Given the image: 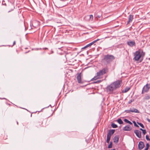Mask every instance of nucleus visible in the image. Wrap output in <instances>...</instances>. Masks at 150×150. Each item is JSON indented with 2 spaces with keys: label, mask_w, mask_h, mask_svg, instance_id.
<instances>
[{
  "label": "nucleus",
  "mask_w": 150,
  "mask_h": 150,
  "mask_svg": "<svg viewBox=\"0 0 150 150\" xmlns=\"http://www.w3.org/2000/svg\"><path fill=\"white\" fill-rule=\"evenodd\" d=\"M115 59V57L113 55L108 54L104 56L101 60V62L104 65H107Z\"/></svg>",
  "instance_id": "nucleus-1"
},
{
  "label": "nucleus",
  "mask_w": 150,
  "mask_h": 150,
  "mask_svg": "<svg viewBox=\"0 0 150 150\" xmlns=\"http://www.w3.org/2000/svg\"><path fill=\"white\" fill-rule=\"evenodd\" d=\"M145 52H144L142 49H139L134 53V57L133 60L135 61H138L142 56H144Z\"/></svg>",
  "instance_id": "nucleus-2"
},
{
  "label": "nucleus",
  "mask_w": 150,
  "mask_h": 150,
  "mask_svg": "<svg viewBox=\"0 0 150 150\" xmlns=\"http://www.w3.org/2000/svg\"><path fill=\"white\" fill-rule=\"evenodd\" d=\"M106 89L107 92L110 94L112 93L113 91L116 89L112 83L108 86Z\"/></svg>",
  "instance_id": "nucleus-3"
},
{
  "label": "nucleus",
  "mask_w": 150,
  "mask_h": 150,
  "mask_svg": "<svg viewBox=\"0 0 150 150\" xmlns=\"http://www.w3.org/2000/svg\"><path fill=\"white\" fill-rule=\"evenodd\" d=\"M108 68L107 67H106L103 68L101 70L98 72L96 73V74L98 75V76L100 77L101 76L106 73L108 72Z\"/></svg>",
  "instance_id": "nucleus-4"
},
{
  "label": "nucleus",
  "mask_w": 150,
  "mask_h": 150,
  "mask_svg": "<svg viewBox=\"0 0 150 150\" xmlns=\"http://www.w3.org/2000/svg\"><path fill=\"white\" fill-rule=\"evenodd\" d=\"M122 83V81L118 80L113 82L112 83L114 85L116 89L120 87Z\"/></svg>",
  "instance_id": "nucleus-5"
},
{
  "label": "nucleus",
  "mask_w": 150,
  "mask_h": 150,
  "mask_svg": "<svg viewBox=\"0 0 150 150\" xmlns=\"http://www.w3.org/2000/svg\"><path fill=\"white\" fill-rule=\"evenodd\" d=\"M150 88V84H147L144 86L143 88V91H144V92L145 93L149 91Z\"/></svg>",
  "instance_id": "nucleus-6"
},
{
  "label": "nucleus",
  "mask_w": 150,
  "mask_h": 150,
  "mask_svg": "<svg viewBox=\"0 0 150 150\" xmlns=\"http://www.w3.org/2000/svg\"><path fill=\"white\" fill-rule=\"evenodd\" d=\"M127 44L130 47L135 46H136V43L134 41H132L129 40L127 42Z\"/></svg>",
  "instance_id": "nucleus-7"
},
{
  "label": "nucleus",
  "mask_w": 150,
  "mask_h": 150,
  "mask_svg": "<svg viewBox=\"0 0 150 150\" xmlns=\"http://www.w3.org/2000/svg\"><path fill=\"white\" fill-rule=\"evenodd\" d=\"M76 79L78 83H83L81 81V73L78 74L76 76Z\"/></svg>",
  "instance_id": "nucleus-8"
},
{
  "label": "nucleus",
  "mask_w": 150,
  "mask_h": 150,
  "mask_svg": "<svg viewBox=\"0 0 150 150\" xmlns=\"http://www.w3.org/2000/svg\"><path fill=\"white\" fill-rule=\"evenodd\" d=\"M144 144L143 142L141 141L139 142L138 145V147L139 149L142 150L144 148Z\"/></svg>",
  "instance_id": "nucleus-9"
},
{
  "label": "nucleus",
  "mask_w": 150,
  "mask_h": 150,
  "mask_svg": "<svg viewBox=\"0 0 150 150\" xmlns=\"http://www.w3.org/2000/svg\"><path fill=\"white\" fill-rule=\"evenodd\" d=\"M134 132L138 138H141V132L140 131L136 130L134 131Z\"/></svg>",
  "instance_id": "nucleus-10"
},
{
  "label": "nucleus",
  "mask_w": 150,
  "mask_h": 150,
  "mask_svg": "<svg viewBox=\"0 0 150 150\" xmlns=\"http://www.w3.org/2000/svg\"><path fill=\"white\" fill-rule=\"evenodd\" d=\"M132 127L129 125H127L123 128V130L125 131H130Z\"/></svg>",
  "instance_id": "nucleus-11"
},
{
  "label": "nucleus",
  "mask_w": 150,
  "mask_h": 150,
  "mask_svg": "<svg viewBox=\"0 0 150 150\" xmlns=\"http://www.w3.org/2000/svg\"><path fill=\"white\" fill-rule=\"evenodd\" d=\"M95 15L96 18H100L102 16V12L100 11H99L95 13Z\"/></svg>",
  "instance_id": "nucleus-12"
},
{
  "label": "nucleus",
  "mask_w": 150,
  "mask_h": 150,
  "mask_svg": "<svg viewBox=\"0 0 150 150\" xmlns=\"http://www.w3.org/2000/svg\"><path fill=\"white\" fill-rule=\"evenodd\" d=\"M119 139V136L118 135L115 136L113 139V142L114 143H117L118 142Z\"/></svg>",
  "instance_id": "nucleus-13"
},
{
  "label": "nucleus",
  "mask_w": 150,
  "mask_h": 150,
  "mask_svg": "<svg viewBox=\"0 0 150 150\" xmlns=\"http://www.w3.org/2000/svg\"><path fill=\"white\" fill-rule=\"evenodd\" d=\"M133 18V16L132 15H130L128 17V20L127 22V24H129V23L132 22Z\"/></svg>",
  "instance_id": "nucleus-14"
},
{
  "label": "nucleus",
  "mask_w": 150,
  "mask_h": 150,
  "mask_svg": "<svg viewBox=\"0 0 150 150\" xmlns=\"http://www.w3.org/2000/svg\"><path fill=\"white\" fill-rule=\"evenodd\" d=\"M39 23L38 22L35 21L33 22L32 23L33 26L35 28H37L39 25Z\"/></svg>",
  "instance_id": "nucleus-15"
},
{
  "label": "nucleus",
  "mask_w": 150,
  "mask_h": 150,
  "mask_svg": "<svg viewBox=\"0 0 150 150\" xmlns=\"http://www.w3.org/2000/svg\"><path fill=\"white\" fill-rule=\"evenodd\" d=\"M130 109L131 110V111L132 112L139 113V111L137 109L134 108H131Z\"/></svg>",
  "instance_id": "nucleus-16"
},
{
  "label": "nucleus",
  "mask_w": 150,
  "mask_h": 150,
  "mask_svg": "<svg viewBox=\"0 0 150 150\" xmlns=\"http://www.w3.org/2000/svg\"><path fill=\"white\" fill-rule=\"evenodd\" d=\"M111 136H110V134H107V142L108 143H109V141L110 139Z\"/></svg>",
  "instance_id": "nucleus-17"
},
{
  "label": "nucleus",
  "mask_w": 150,
  "mask_h": 150,
  "mask_svg": "<svg viewBox=\"0 0 150 150\" xmlns=\"http://www.w3.org/2000/svg\"><path fill=\"white\" fill-rule=\"evenodd\" d=\"M115 132V130L114 129H111L109 131V132L108 133V134H109L110 135V136H111Z\"/></svg>",
  "instance_id": "nucleus-18"
},
{
  "label": "nucleus",
  "mask_w": 150,
  "mask_h": 150,
  "mask_svg": "<svg viewBox=\"0 0 150 150\" xmlns=\"http://www.w3.org/2000/svg\"><path fill=\"white\" fill-rule=\"evenodd\" d=\"M94 44L93 42L90 43L89 44H88L85 47H84L83 48V49H85L86 48L88 47H89L91 46V45H93Z\"/></svg>",
  "instance_id": "nucleus-19"
},
{
  "label": "nucleus",
  "mask_w": 150,
  "mask_h": 150,
  "mask_svg": "<svg viewBox=\"0 0 150 150\" xmlns=\"http://www.w3.org/2000/svg\"><path fill=\"white\" fill-rule=\"evenodd\" d=\"M124 121L125 122H126V123L129 124L130 125H132V123L129 121L127 120V119H125L124 120Z\"/></svg>",
  "instance_id": "nucleus-20"
},
{
  "label": "nucleus",
  "mask_w": 150,
  "mask_h": 150,
  "mask_svg": "<svg viewBox=\"0 0 150 150\" xmlns=\"http://www.w3.org/2000/svg\"><path fill=\"white\" fill-rule=\"evenodd\" d=\"M130 89V88L129 87L126 88L124 90L122 91L123 93H125L127 92Z\"/></svg>",
  "instance_id": "nucleus-21"
},
{
  "label": "nucleus",
  "mask_w": 150,
  "mask_h": 150,
  "mask_svg": "<svg viewBox=\"0 0 150 150\" xmlns=\"http://www.w3.org/2000/svg\"><path fill=\"white\" fill-rule=\"evenodd\" d=\"M101 78L99 77L98 76V75L96 74V75L94 76L92 79V80H94L100 78Z\"/></svg>",
  "instance_id": "nucleus-22"
},
{
  "label": "nucleus",
  "mask_w": 150,
  "mask_h": 150,
  "mask_svg": "<svg viewBox=\"0 0 150 150\" xmlns=\"http://www.w3.org/2000/svg\"><path fill=\"white\" fill-rule=\"evenodd\" d=\"M117 121L120 124H122L123 123V122L121 119H118Z\"/></svg>",
  "instance_id": "nucleus-23"
},
{
  "label": "nucleus",
  "mask_w": 150,
  "mask_h": 150,
  "mask_svg": "<svg viewBox=\"0 0 150 150\" xmlns=\"http://www.w3.org/2000/svg\"><path fill=\"white\" fill-rule=\"evenodd\" d=\"M111 126L113 128H116L117 127V125L114 123H112Z\"/></svg>",
  "instance_id": "nucleus-24"
},
{
  "label": "nucleus",
  "mask_w": 150,
  "mask_h": 150,
  "mask_svg": "<svg viewBox=\"0 0 150 150\" xmlns=\"http://www.w3.org/2000/svg\"><path fill=\"white\" fill-rule=\"evenodd\" d=\"M112 147V143L111 142H110V144L108 146V148L110 149Z\"/></svg>",
  "instance_id": "nucleus-25"
},
{
  "label": "nucleus",
  "mask_w": 150,
  "mask_h": 150,
  "mask_svg": "<svg viewBox=\"0 0 150 150\" xmlns=\"http://www.w3.org/2000/svg\"><path fill=\"white\" fill-rule=\"evenodd\" d=\"M131 110L130 109L129 110H126L125 111V112L127 113H130L131 112Z\"/></svg>",
  "instance_id": "nucleus-26"
},
{
  "label": "nucleus",
  "mask_w": 150,
  "mask_h": 150,
  "mask_svg": "<svg viewBox=\"0 0 150 150\" xmlns=\"http://www.w3.org/2000/svg\"><path fill=\"white\" fill-rule=\"evenodd\" d=\"M138 124L141 127H142L143 128H144V125H143V124H142V123H138Z\"/></svg>",
  "instance_id": "nucleus-27"
},
{
  "label": "nucleus",
  "mask_w": 150,
  "mask_h": 150,
  "mask_svg": "<svg viewBox=\"0 0 150 150\" xmlns=\"http://www.w3.org/2000/svg\"><path fill=\"white\" fill-rule=\"evenodd\" d=\"M134 101V99H132L130 100L128 102V103L129 104L131 103L132 102H133Z\"/></svg>",
  "instance_id": "nucleus-28"
},
{
  "label": "nucleus",
  "mask_w": 150,
  "mask_h": 150,
  "mask_svg": "<svg viewBox=\"0 0 150 150\" xmlns=\"http://www.w3.org/2000/svg\"><path fill=\"white\" fill-rule=\"evenodd\" d=\"M42 122H41L40 123V124H39V125H38V123H37V124H36V126L37 127H39V126H40L42 125Z\"/></svg>",
  "instance_id": "nucleus-29"
},
{
  "label": "nucleus",
  "mask_w": 150,
  "mask_h": 150,
  "mask_svg": "<svg viewBox=\"0 0 150 150\" xmlns=\"http://www.w3.org/2000/svg\"><path fill=\"white\" fill-rule=\"evenodd\" d=\"M146 139L148 141H150V139L149 138V136L148 135H146Z\"/></svg>",
  "instance_id": "nucleus-30"
},
{
  "label": "nucleus",
  "mask_w": 150,
  "mask_h": 150,
  "mask_svg": "<svg viewBox=\"0 0 150 150\" xmlns=\"http://www.w3.org/2000/svg\"><path fill=\"white\" fill-rule=\"evenodd\" d=\"M89 17H90V19H91L92 20L93 19V16L91 15H90L89 16Z\"/></svg>",
  "instance_id": "nucleus-31"
},
{
  "label": "nucleus",
  "mask_w": 150,
  "mask_h": 150,
  "mask_svg": "<svg viewBox=\"0 0 150 150\" xmlns=\"http://www.w3.org/2000/svg\"><path fill=\"white\" fill-rule=\"evenodd\" d=\"M142 131V133H143V134L145 135L146 133V130L144 129Z\"/></svg>",
  "instance_id": "nucleus-32"
},
{
  "label": "nucleus",
  "mask_w": 150,
  "mask_h": 150,
  "mask_svg": "<svg viewBox=\"0 0 150 150\" xmlns=\"http://www.w3.org/2000/svg\"><path fill=\"white\" fill-rule=\"evenodd\" d=\"M133 123H134V126L137 127H139V126L136 124V123L135 121H134Z\"/></svg>",
  "instance_id": "nucleus-33"
},
{
  "label": "nucleus",
  "mask_w": 150,
  "mask_h": 150,
  "mask_svg": "<svg viewBox=\"0 0 150 150\" xmlns=\"http://www.w3.org/2000/svg\"><path fill=\"white\" fill-rule=\"evenodd\" d=\"M100 82H101V81L100 80H98L97 81L95 82V83H100Z\"/></svg>",
  "instance_id": "nucleus-34"
},
{
  "label": "nucleus",
  "mask_w": 150,
  "mask_h": 150,
  "mask_svg": "<svg viewBox=\"0 0 150 150\" xmlns=\"http://www.w3.org/2000/svg\"><path fill=\"white\" fill-rule=\"evenodd\" d=\"M99 40V39H97V40L93 41V42L94 43H95L97 41H98Z\"/></svg>",
  "instance_id": "nucleus-35"
},
{
  "label": "nucleus",
  "mask_w": 150,
  "mask_h": 150,
  "mask_svg": "<svg viewBox=\"0 0 150 150\" xmlns=\"http://www.w3.org/2000/svg\"><path fill=\"white\" fill-rule=\"evenodd\" d=\"M149 145L148 143H147L146 144V147H148L149 148Z\"/></svg>",
  "instance_id": "nucleus-36"
},
{
  "label": "nucleus",
  "mask_w": 150,
  "mask_h": 150,
  "mask_svg": "<svg viewBox=\"0 0 150 150\" xmlns=\"http://www.w3.org/2000/svg\"><path fill=\"white\" fill-rule=\"evenodd\" d=\"M16 44V41H14L13 42V45L12 46H13V45H14Z\"/></svg>",
  "instance_id": "nucleus-37"
},
{
  "label": "nucleus",
  "mask_w": 150,
  "mask_h": 150,
  "mask_svg": "<svg viewBox=\"0 0 150 150\" xmlns=\"http://www.w3.org/2000/svg\"><path fill=\"white\" fill-rule=\"evenodd\" d=\"M146 119H147V121L150 123V120L149 119V118H147Z\"/></svg>",
  "instance_id": "nucleus-38"
},
{
  "label": "nucleus",
  "mask_w": 150,
  "mask_h": 150,
  "mask_svg": "<svg viewBox=\"0 0 150 150\" xmlns=\"http://www.w3.org/2000/svg\"><path fill=\"white\" fill-rule=\"evenodd\" d=\"M149 149V148L148 147H146L145 149L144 150H148Z\"/></svg>",
  "instance_id": "nucleus-39"
},
{
  "label": "nucleus",
  "mask_w": 150,
  "mask_h": 150,
  "mask_svg": "<svg viewBox=\"0 0 150 150\" xmlns=\"http://www.w3.org/2000/svg\"><path fill=\"white\" fill-rule=\"evenodd\" d=\"M149 149V148L148 147H146L145 149L144 150H148Z\"/></svg>",
  "instance_id": "nucleus-40"
},
{
  "label": "nucleus",
  "mask_w": 150,
  "mask_h": 150,
  "mask_svg": "<svg viewBox=\"0 0 150 150\" xmlns=\"http://www.w3.org/2000/svg\"><path fill=\"white\" fill-rule=\"evenodd\" d=\"M144 92V91H143V89H142V94H143Z\"/></svg>",
  "instance_id": "nucleus-41"
},
{
  "label": "nucleus",
  "mask_w": 150,
  "mask_h": 150,
  "mask_svg": "<svg viewBox=\"0 0 150 150\" xmlns=\"http://www.w3.org/2000/svg\"><path fill=\"white\" fill-rule=\"evenodd\" d=\"M140 130H141V131H142L144 130V129H142V128H140Z\"/></svg>",
  "instance_id": "nucleus-42"
},
{
  "label": "nucleus",
  "mask_w": 150,
  "mask_h": 150,
  "mask_svg": "<svg viewBox=\"0 0 150 150\" xmlns=\"http://www.w3.org/2000/svg\"><path fill=\"white\" fill-rule=\"evenodd\" d=\"M44 49L45 50H46V49H47V48H45Z\"/></svg>",
  "instance_id": "nucleus-43"
},
{
  "label": "nucleus",
  "mask_w": 150,
  "mask_h": 150,
  "mask_svg": "<svg viewBox=\"0 0 150 150\" xmlns=\"http://www.w3.org/2000/svg\"><path fill=\"white\" fill-rule=\"evenodd\" d=\"M115 150V149H111V150Z\"/></svg>",
  "instance_id": "nucleus-44"
},
{
  "label": "nucleus",
  "mask_w": 150,
  "mask_h": 150,
  "mask_svg": "<svg viewBox=\"0 0 150 150\" xmlns=\"http://www.w3.org/2000/svg\"><path fill=\"white\" fill-rule=\"evenodd\" d=\"M10 11H8V13H9V12H10Z\"/></svg>",
  "instance_id": "nucleus-45"
}]
</instances>
